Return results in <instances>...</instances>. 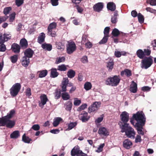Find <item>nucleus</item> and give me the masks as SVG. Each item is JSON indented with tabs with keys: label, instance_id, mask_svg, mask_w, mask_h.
I'll list each match as a JSON object with an SVG mask.
<instances>
[{
	"label": "nucleus",
	"instance_id": "f257e3e1",
	"mask_svg": "<svg viewBox=\"0 0 156 156\" xmlns=\"http://www.w3.org/2000/svg\"><path fill=\"white\" fill-rule=\"evenodd\" d=\"M122 133H125L127 137L134 139L135 138V132L134 129L129 126V124L120 125Z\"/></svg>",
	"mask_w": 156,
	"mask_h": 156
},
{
	"label": "nucleus",
	"instance_id": "f03ea898",
	"mask_svg": "<svg viewBox=\"0 0 156 156\" xmlns=\"http://www.w3.org/2000/svg\"><path fill=\"white\" fill-rule=\"evenodd\" d=\"M133 118L137 122L135 125H145L146 118L142 111L138 112L136 114H133Z\"/></svg>",
	"mask_w": 156,
	"mask_h": 156
},
{
	"label": "nucleus",
	"instance_id": "7ed1b4c3",
	"mask_svg": "<svg viewBox=\"0 0 156 156\" xmlns=\"http://www.w3.org/2000/svg\"><path fill=\"white\" fill-rule=\"evenodd\" d=\"M15 111L14 109L11 110L7 114V121L5 126L9 128H13L15 125V122L13 120H11L12 119L15 115Z\"/></svg>",
	"mask_w": 156,
	"mask_h": 156
},
{
	"label": "nucleus",
	"instance_id": "20e7f679",
	"mask_svg": "<svg viewBox=\"0 0 156 156\" xmlns=\"http://www.w3.org/2000/svg\"><path fill=\"white\" fill-rule=\"evenodd\" d=\"M120 78L119 75L114 76L112 77L108 78L105 80V84L107 85L112 86H116L119 83Z\"/></svg>",
	"mask_w": 156,
	"mask_h": 156
},
{
	"label": "nucleus",
	"instance_id": "39448f33",
	"mask_svg": "<svg viewBox=\"0 0 156 156\" xmlns=\"http://www.w3.org/2000/svg\"><path fill=\"white\" fill-rule=\"evenodd\" d=\"M153 63L152 57L151 56L147 57L141 61V68L147 69L150 67Z\"/></svg>",
	"mask_w": 156,
	"mask_h": 156
},
{
	"label": "nucleus",
	"instance_id": "423d86ee",
	"mask_svg": "<svg viewBox=\"0 0 156 156\" xmlns=\"http://www.w3.org/2000/svg\"><path fill=\"white\" fill-rule=\"evenodd\" d=\"M21 85L19 83H16L14 84L9 90L10 94L12 97H15L17 95L20 91Z\"/></svg>",
	"mask_w": 156,
	"mask_h": 156
},
{
	"label": "nucleus",
	"instance_id": "0eeeda50",
	"mask_svg": "<svg viewBox=\"0 0 156 156\" xmlns=\"http://www.w3.org/2000/svg\"><path fill=\"white\" fill-rule=\"evenodd\" d=\"M120 117L121 121L120 122L118 123L120 128L121 124L122 125L129 124L127 122L129 120V115L127 112L126 111L122 112L120 115Z\"/></svg>",
	"mask_w": 156,
	"mask_h": 156
},
{
	"label": "nucleus",
	"instance_id": "6e6552de",
	"mask_svg": "<svg viewBox=\"0 0 156 156\" xmlns=\"http://www.w3.org/2000/svg\"><path fill=\"white\" fill-rule=\"evenodd\" d=\"M66 51L68 54H70L72 53L76 49V46L74 42L72 41L69 42L66 45Z\"/></svg>",
	"mask_w": 156,
	"mask_h": 156
},
{
	"label": "nucleus",
	"instance_id": "1a4fd4ad",
	"mask_svg": "<svg viewBox=\"0 0 156 156\" xmlns=\"http://www.w3.org/2000/svg\"><path fill=\"white\" fill-rule=\"evenodd\" d=\"M100 104L101 103L100 102H95L89 107L88 112L90 113L92 112L97 110L100 106Z\"/></svg>",
	"mask_w": 156,
	"mask_h": 156
},
{
	"label": "nucleus",
	"instance_id": "9d476101",
	"mask_svg": "<svg viewBox=\"0 0 156 156\" xmlns=\"http://www.w3.org/2000/svg\"><path fill=\"white\" fill-rule=\"evenodd\" d=\"M79 119L83 122H86L89 119L90 117L88 115V113L84 111H83L80 114Z\"/></svg>",
	"mask_w": 156,
	"mask_h": 156
},
{
	"label": "nucleus",
	"instance_id": "9b49d317",
	"mask_svg": "<svg viewBox=\"0 0 156 156\" xmlns=\"http://www.w3.org/2000/svg\"><path fill=\"white\" fill-rule=\"evenodd\" d=\"M104 7L102 2H98L96 4L93 6L94 11L97 12H99L102 10Z\"/></svg>",
	"mask_w": 156,
	"mask_h": 156
},
{
	"label": "nucleus",
	"instance_id": "f8f14e48",
	"mask_svg": "<svg viewBox=\"0 0 156 156\" xmlns=\"http://www.w3.org/2000/svg\"><path fill=\"white\" fill-rule=\"evenodd\" d=\"M20 46L18 44L16 43H14L11 45V49L14 53H19L20 51Z\"/></svg>",
	"mask_w": 156,
	"mask_h": 156
},
{
	"label": "nucleus",
	"instance_id": "ddd939ff",
	"mask_svg": "<svg viewBox=\"0 0 156 156\" xmlns=\"http://www.w3.org/2000/svg\"><path fill=\"white\" fill-rule=\"evenodd\" d=\"M133 145V144L131 140L129 139L125 140L123 142V146L125 148L129 149Z\"/></svg>",
	"mask_w": 156,
	"mask_h": 156
},
{
	"label": "nucleus",
	"instance_id": "4468645a",
	"mask_svg": "<svg viewBox=\"0 0 156 156\" xmlns=\"http://www.w3.org/2000/svg\"><path fill=\"white\" fill-rule=\"evenodd\" d=\"M82 0H71L72 2L75 4L76 5V9L78 12L80 13H81L83 11V9L82 7H80L78 5Z\"/></svg>",
	"mask_w": 156,
	"mask_h": 156
},
{
	"label": "nucleus",
	"instance_id": "2eb2a0df",
	"mask_svg": "<svg viewBox=\"0 0 156 156\" xmlns=\"http://www.w3.org/2000/svg\"><path fill=\"white\" fill-rule=\"evenodd\" d=\"M98 133L101 135L107 136L109 134L108 130L104 127L100 128L98 131Z\"/></svg>",
	"mask_w": 156,
	"mask_h": 156
},
{
	"label": "nucleus",
	"instance_id": "dca6fc26",
	"mask_svg": "<svg viewBox=\"0 0 156 156\" xmlns=\"http://www.w3.org/2000/svg\"><path fill=\"white\" fill-rule=\"evenodd\" d=\"M40 99L41 103L39 104V106L40 107L43 106L46 104L48 100L46 95L44 94L41 96Z\"/></svg>",
	"mask_w": 156,
	"mask_h": 156
},
{
	"label": "nucleus",
	"instance_id": "f3484780",
	"mask_svg": "<svg viewBox=\"0 0 156 156\" xmlns=\"http://www.w3.org/2000/svg\"><path fill=\"white\" fill-rule=\"evenodd\" d=\"M34 52L31 48H28L24 52V57H27L28 58L32 57Z\"/></svg>",
	"mask_w": 156,
	"mask_h": 156
},
{
	"label": "nucleus",
	"instance_id": "a211bd4d",
	"mask_svg": "<svg viewBox=\"0 0 156 156\" xmlns=\"http://www.w3.org/2000/svg\"><path fill=\"white\" fill-rule=\"evenodd\" d=\"M81 151V150L80 149L79 147L78 146H76L71 150V155L72 156H75V155L77 156Z\"/></svg>",
	"mask_w": 156,
	"mask_h": 156
},
{
	"label": "nucleus",
	"instance_id": "6ab92c4d",
	"mask_svg": "<svg viewBox=\"0 0 156 156\" xmlns=\"http://www.w3.org/2000/svg\"><path fill=\"white\" fill-rule=\"evenodd\" d=\"M129 90L134 93H136L137 91V84L133 81H132Z\"/></svg>",
	"mask_w": 156,
	"mask_h": 156
},
{
	"label": "nucleus",
	"instance_id": "aec40b11",
	"mask_svg": "<svg viewBox=\"0 0 156 156\" xmlns=\"http://www.w3.org/2000/svg\"><path fill=\"white\" fill-rule=\"evenodd\" d=\"M20 46L23 49L26 48L28 46V43L27 40L25 38H22L20 40Z\"/></svg>",
	"mask_w": 156,
	"mask_h": 156
},
{
	"label": "nucleus",
	"instance_id": "412c9836",
	"mask_svg": "<svg viewBox=\"0 0 156 156\" xmlns=\"http://www.w3.org/2000/svg\"><path fill=\"white\" fill-rule=\"evenodd\" d=\"M45 38V34L43 32L41 33L37 38V42L40 44L43 43L44 41Z\"/></svg>",
	"mask_w": 156,
	"mask_h": 156
},
{
	"label": "nucleus",
	"instance_id": "4be33fe9",
	"mask_svg": "<svg viewBox=\"0 0 156 156\" xmlns=\"http://www.w3.org/2000/svg\"><path fill=\"white\" fill-rule=\"evenodd\" d=\"M107 8L111 11H114L116 9V5L112 2H109L107 4Z\"/></svg>",
	"mask_w": 156,
	"mask_h": 156
},
{
	"label": "nucleus",
	"instance_id": "5701e85b",
	"mask_svg": "<svg viewBox=\"0 0 156 156\" xmlns=\"http://www.w3.org/2000/svg\"><path fill=\"white\" fill-rule=\"evenodd\" d=\"M30 59L26 57H23L22 61V65L25 67H27L30 63Z\"/></svg>",
	"mask_w": 156,
	"mask_h": 156
},
{
	"label": "nucleus",
	"instance_id": "b1692460",
	"mask_svg": "<svg viewBox=\"0 0 156 156\" xmlns=\"http://www.w3.org/2000/svg\"><path fill=\"white\" fill-rule=\"evenodd\" d=\"M120 74L122 76H123L125 74L127 77H129L131 76L132 74L130 70L128 69H126L121 72Z\"/></svg>",
	"mask_w": 156,
	"mask_h": 156
},
{
	"label": "nucleus",
	"instance_id": "393cba45",
	"mask_svg": "<svg viewBox=\"0 0 156 156\" xmlns=\"http://www.w3.org/2000/svg\"><path fill=\"white\" fill-rule=\"evenodd\" d=\"M57 69L52 68L51 69L50 77L51 78H55L59 75V73L57 72Z\"/></svg>",
	"mask_w": 156,
	"mask_h": 156
},
{
	"label": "nucleus",
	"instance_id": "a878e982",
	"mask_svg": "<svg viewBox=\"0 0 156 156\" xmlns=\"http://www.w3.org/2000/svg\"><path fill=\"white\" fill-rule=\"evenodd\" d=\"M144 126V125H135L138 133L142 136L144 134V132L142 130L143 127Z\"/></svg>",
	"mask_w": 156,
	"mask_h": 156
},
{
	"label": "nucleus",
	"instance_id": "bb28decb",
	"mask_svg": "<svg viewBox=\"0 0 156 156\" xmlns=\"http://www.w3.org/2000/svg\"><path fill=\"white\" fill-rule=\"evenodd\" d=\"M42 48L48 51H50L52 49V46L50 44H47L44 43L41 45Z\"/></svg>",
	"mask_w": 156,
	"mask_h": 156
},
{
	"label": "nucleus",
	"instance_id": "cd10ccee",
	"mask_svg": "<svg viewBox=\"0 0 156 156\" xmlns=\"http://www.w3.org/2000/svg\"><path fill=\"white\" fill-rule=\"evenodd\" d=\"M39 77L43 78L45 77L48 74V71L47 70H44L38 71Z\"/></svg>",
	"mask_w": 156,
	"mask_h": 156
},
{
	"label": "nucleus",
	"instance_id": "c85d7f7f",
	"mask_svg": "<svg viewBox=\"0 0 156 156\" xmlns=\"http://www.w3.org/2000/svg\"><path fill=\"white\" fill-rule=\"evenodd\" d=\"M7 115L2 118H0V126H4L6 125Z\"/></svg>",
	"mask_w": 156,
	"mask_h": 156
},
{
	"label": "nucleus",
	"instance_id": "c756f323",
	"mask_svg": "<svg viewBox=\"0 0 156 156\" xmlns=\"http://www.w3.org/2000/svg\"><path fill=\"white\" fill-rule=\"evenodd\" d=\"M138 57L140 59H143L145 57L144 52L141 49L138 50L136 52Z\"/></svg>",
	"mask_w": 156,
	"mask_h": 156
},
{
	"label": "nucleus",
	"instance_id": "7c9ffc66",
	"mask_svg": "<svg viewBox=\"0 0 156 156\" xmlns=\"http://www.w3.org/2000/svg\"><path fill=\"white\" fill-rule=\"evenodd\" d=\"M20 136L19 132L18 130H16L13 132L10 135V138L12 139H16L18 138Z\"/></svg>",
	"mask_w": 156,
	"mask_h": 156
},
{
	"label": "nucleus",
	"instance_id": "2f4dec72",
	"mask_svg": "<svg viewBox=\"0 0 156 156\" xmlns=\"http://www.w3.org/2000/svg\"><path fill=\"white\" fill-rule=\"evenodd\" d=\"M57 26V24L55 22H53L49 24L48 27V30L50 32L51 30L55 29Z\"/></svg>",
	"mask_w": 156,
	"mask_h": 156
},
{
	"label": "nucleus",
	"instance_id": "473e14b6",
	"mask_svg": "<svg viewBox=\"0 0 156 156\" xmlns=\"http://www.w3.org/2000/svg\"><path fill=\"white\" fill-rule=\"evenodd\" d=\"M55 45L57 48L61 50H63L64 49V45L62 43L60 42H57L55 43Z\"/></svg>",
	"mask_w": 156,
	"mask_h": 156
},
{
	"label": "nucleus",
	"instance_id": "72a5a7b5",
	"mask_svg": "<svg viewBox=\"0 0 156 156\" xmlns=\"http://www.w3.org/2000/svg\"><path fill=\"white\" fill-rule=\"evenodd\" d=\"M75 71L72 69L69 70L67 73L68 77L70 78H72L74 77L75 75Z\"/></svg>",
	"mask_w": 156,
	"mask_h": 156
},
{
	"label": "nucleus",
	"instance_id": "f704fd0d",
	"mask_svg": "<svg viewBox=\"0 0 156 156\" xmlns=\"http://www.w3.org/2000/svg\"><path fill=\"white\" fill-rule=\"evenodd\" d=\"M22 140L24 142L27 143H29L32 140L29 137L26 136L25 134L23 135Z\"/></svg>",
	"mask_w": 156,
	"mask_h": 156
},
{
	"label": "nucleus",
	"instance_id": "c9c22d12",
	"mask_svg": "<svg viewBox=\"0 0 156 156\" xmlns=\"http://www.w3.org/2000/svg\"><path fill=\"white\" fill-rule=\"evenodd\" d=\"M121 32L117 28L113 29L112 32V34L114 37H118L121 33Z\"/></svg>",
	"mask_w": 156,
	"mask_h": 156
},
{
	"label": "nucleus",
	"instance_id": "e433bc0d",
	"mask_svg": "<svg viewBox=\"0 0 156 156\" xmlns=\"http://www.w3.org/2000/svg\"><path fill=\"white\" fill-rule=\"evenodd\" d=\"M62 120V119L60 117H57L55 119L53 124L54 126H57L59 123Z\"/></svg>",
	"mask_w": 156,
	"mask_h": 156
},
{
	"label": "nucleus",
	"instance_id": "4c0bfd02",
	"mask_svg": "<svg viewBox=\"0 0 156 156\" xmlns=\"http://www.w3.org/2000/svg\"><path fill=\"white\" fill-rule=\"evenodd\" d=\"M72 103L70 101H68L66 103V109L68 111H70L71 110L72 108Z\"/></svg>",
	"mask_w": 156,
	"mask_h": 156
},
{
	"label": "nucleus",
	"instance_id": "58836bf2",
	"mask_svg": "<svg viewBox=\"0 0 156 156\" xmlns=\"http://www.w3.org/2000/svg\"><path fill=\"white\" fill-rule=\"evenodd\" d=\"M67 69L66 66L64 64L58 66L57 70L61 71H65Z\"/></svg>",
	"mask_w": 156,
	"mask_h": 156
},
{
	"label": "nucleus",
	"instance_id": "ea45409f",
	"mask_svg": "<svg viewBox=\"0 0 156 156\" xmlns=\"http://www.w3.org/2000/svg\"><path fill=\"white\" fill-rule=\"evenodd\" d=\"M114 65V62L113 61L109 62L108 63L107 65V67L108 69V70L110 72L112 70Z\"/></svg>",
	"mask_w": 156,
	"mask_h": 156
},
{
	"label": "nucleus",
	"instance_id": "a19ab883",
	"mask_svg": "<svg viewBox=\"0 0 156 156\" xmlns=\"http://www.w3.org/2000/svg\"><path fill=\"white\" fill-rule=\"evenodd\" d=\"M18 59V55H15L10 57V60L11 62L13 63L16 62Z\"/></svg>",
	"mask_w": 156,
	"mask_h": 156
},
{
	"label": "nucleus",
	"instance_id": "79ce46f5",
	"mask_svg": "<svg viewBox=\"0 0 156 156\" xmlns=\"http://www.w3.org/2000/svg\"><path fill=\"white\" fill-rule=\"evenodd\" d=\"M65 60V58L63 56L57 58L55 60V63L56 64H58L61 62H64Z\"/></svg>",
	"mask_w": 156,
	"mask_h": 156
},
{
	"label": "nucleus",
	"instance_id": "37998d69",
	"mask_svg": "<svg viewBox=\"0 0 156 156\" xmlns=\"http://www.w3.org/2000/svg\"><path fill=\"white\" fill-rule=\"evenodd\" d=\"M92 87V85L90 83L87 82L84 85V88L87 90L90 89Z\"/></svg>",
	"mask_w": 156,
	"mask_h": 156
},
{
	"label": "nucleus",
	"instance_id": "c03bdc74",
	"mask_svg": "<svg viewBox=\"0 0 156 156\" xmlns=\"http://www.w3.org/2000/svg\"><path fill=\"white\" fill-rule=\"evenodd\" d=\"M62 99L64 100H69L70 98L69 95L66 92L62 93Z\"/></svg>",
	"mask_w": 156,
	"mask_h": 156
},
{
	"label": "nucleus",
	"instance_id": "a18cd8bd",
	"mask_svg": "<svg viewBox=\"0 0 156 156\" xmlns=\"http://www.w3.org/2000/svg\"><path fill=\"white\" fill-rule=\"evenodd\" d=\"M16 13L15 12H12L9 16V21L11 23L13 22L15 20Z\"/></svg>",
	"mask_w": 156,
	"mask_h": 156
},
{
	"label": "nucleus",
	"instance_id": "49530a36",
	"mask_svg": "<svg viewBox=\"0 0 156 156\" xmlns=\"http://www.w3.org/2000/svg\"><path fill=\"white\" fill-rule=\"evenodd\" d=\"M139 22L141 23H143L144 20L143 16L140 13H139L137 16Z\"/></svg>",
	"mask_w": 156,
	"mask_h": 156
},
{
	"label": "nucleus",
	"instance_id": "de8ad7c7",
	"mask_svg": "<svg viewBox=\"0 0 156 156\" xmlns=\"http://www.w3.org/2000/svg\"><path fill=\"white\" fill-rule=\"evenodd\" d=\"M108 37L104 36L102 39L99 42V44H105L108 41Z\"/></svg>",
	"mask_w": 156,
	"mask_h": 156
},
{
	"label": "nucleus",
	"instance_id": "09e8293b",
	"mask_svg": "<svg viewBox=\"0 0 156 156\" xmlns=\"http://www.w3.org/2000/svg\"><path fill=\"white\" fill-rule=\"evenodd\" d=\"M87 104L85 103L83 104L77 108V111L78 112L81 111L82 110L85 109L86 108H87Z\"/></svg>",
	"mask_w": 156,
	"mask_h": 156
},
{
	"label": "nucleus",
	"instance_id": "8fccbe9b",
	"mask_svg": "<svg viewBox=\"0 0 156 156\" xmlns=\"http://www.w3.org/2000/svg\"><path fill=\"white\" fill-rule=\"evenodd\" d=\"M77 125V122H70L68 125V130H70L72 129L75 127Z\"/></svg>",
	"mask_w": 156,
	"mask_h": 156
},
{
	"label": "nucleus",
	"instance_id": "3c124183",
	"mask_svg": "<svg viewBox=\"0 0 156 156\" xmlns=\"http://www.w3.org/2000/svg\"><path fill=\"white\" fill-rule=\"evenodd\" d=\"M11 10L12 8L11 7H5L3 10V13L5 15H6L8 14Z\"/></svg>",
	"mask_w": 156,
	"mask_h": 156
},
{
	"label": "nucleus",
	"instance_id": "603ef678",
	"mask_svg": "<svg viewBox=\"0 0 156 156\" xmlns=\"http://www.w3.org/2000/svg\"><path fill=\"white\" fill-rule=\"evenodd\" d=\"M74 105L75 106H79L81 103V100H79L77 98H75L74 99Z\"/></svg>",
	"mask_w": 156,
	"mask_h": 156
},
{
	"label": "nucleus",
	"instance_id": "864d4df0",
	"mask_svg": "<svg viewBox=\"0 0 156 156\" xmlns=\"http://www.w3.org/2000/svg\"><path fill=\"white\" fill-rule=\"evenodd\" d=\"M110 28L109 27H106L104 30V36H106L107 37H109V33Z\"/></svg>",
	"mask_w": 156,
	"mask_h": 156
},
{
	"label": "nucleus",
	"instance_id": "5fc2aeb1",
	"mask_svg": "<svg viewBox=\"0 0 156 156\" xmlns=\"http://www.w3.org/2000/svg\"><path fill=\"white\" fill-rule=\"evenodd\" d=\"M25 94L27 96L29 97L31 95V90L30 88L28 87L26 90L25 92Z\"/></svg>",
	"mask_w": 156,
	"mask_h": 156
},
{
	"label": "nucleus",
	"instance_id": "6e6d98bb",
	"mask_svg": "<svg viewBox=\"0 0 156 156\" xmlns=\"http://www.w3.org/2000/svg\"><path fill=\"white\" fill-rule=\"evenodd\" d=\"M55 98L58 99L61 96V91L60 90H56L55 94Z\"/></svg>",
	"mask_w": 156,
	"mask_h": 156
},
{
	"label": "nucleus",
	"instance_id": "4d7b16f0",
	"mask_svg": "<svg viewBox=\"0 0 156 156\" xmlns=\"http://www.w3.org/2000/svg\"><path fill=\"white\" fill-rule=\"evenodd\" d=\"M23 2L24 0H15L16 4L18 7H19L22 5L23 3Z\"/></svg>",
	"mask_w": 156,
	"mask_h": 156
},
{
	"label": "nucleus",
	"instance_id": "13d9d810",
	"mask_svg": "<svg viewBox=\"0 0 156 156\" xmlns=\"http://www.w3.org/2000/svg\"><path fill=\"white\" fill-rule=\"evenodd\" d=\"M147 3L151 5H156V0H147Z\"/></svg>",
	"mask_w": 156,
	"mask_h": 156
},
{
	"label": "nucleus",
	"instance_id": "bf43d9fd",
	"mask_svg": "<svg viewBox=\"0 0 156 156\" xmlns=\"http://www.w3.org/2000/svg\"><path fill=\"white\" fill-rule=\"evenodd\" d=\"M143 51L144 52V55L145 56H148L151 53V51L148 49H145Z\"/></svg>",
	"mask_w": 156,
	"mask_h": 156
},
{
	"label": "nucleus",
	"instance_id": "052dcab7",
	"mask_svg": "<svg viewBox=\"0 0 156 156\" xmlns=\"http://www.w3.org/2000/svg\"><path fill=\"white\" fill-rule=\"evenodd\" d=\"M8 18V16H0V24L3 22L6 21Z\"/></svg>",
	"mask_w": 156,
	"mask_h": 156
},
{
	"label": "nucleus",
	"instance_id": "680f3d73",
	"mask_svg": "<svg viewBox=\"0 0 156 156\" xmlns=\"http://www.w3.org/2000/svg\"><path fill=\"white\" fill-rule=\"evenodd\" d=\"M104 145L105 144H101L98 147V149L96 151V152L98 153L101 152L102 151Z\"/></svg>",
	"mask_w": 156,
	"mask_h": 156
},
{
	"label": "nucleus",
	"instance_id": "e2e57ef3",
	"mask_svg": "<svg viewBox=\"0 0 156 156\" xmlns=\"http://www.w3.org/2000/svg\"><path fill=\"white\" fill-rule=\"evenodd\" d=\"M69 82V80L67 78H64L63 79V80L61 84L67 86Z\"/></svg>",
	"mask_w": 156,
	"mask_h": 156
},
{
	"label": "nucleus",
	"instance_id": "0e129e2a",
	"mask_svg": "<svg viewBox=\"0 0 156 156\" xmlns=\"http://www.w3.org/2000/svg\"><path fill=\"white\" fill-rule=\"evenodd\" d=\"M4 43H1L0 46V51H5L6 50V47L5 45L3 44Z\"/></svg>",
	"mask_w": 156,
	"mask_h": 156
},
{
	"label": "nucleus",
	"instance_id": "69168bd1",
	"mask_svg": "<svg viewBox=\"0 0 156 156\" xmlns=\"http://www.w3.org/2000/svg\"><path fill=\"white\" fill-rule=\"evenodd\" d=\"M146 10L147 11L154 14H156V10L150 7H147Z\"/></svg>",
	"mask_w": 156,
	"mask_h": 156
},
{
	"label": "nucleus",
	"instance_id": "338daca9",
	"mask_svg": "<svg viewBox=\"0 0 156 156\" xmlns=\"http://www.w3.org/2000/svg\"><path fill=\"white\" fill-rule=\"evenodd\" d=\"M40 128V126L38 124H34L32 126L31 128V129L35 131L38 130Z\"/></svg>",
	"mask_w": 156,
	"mask_h": 156
},
{
	"label": "nucleus",
	"instance_id": "774afa93",
	"mask_svg": "<svg viewBox=\"0 0 156 156\" xmlns=\"http://www.w3.org/2000/svg\"><path fill=\"white\" fill-rule=\"evenodd\" d=\"M142 140L141 136L139 135H137L135 139V142L137 143L140 142Z\"/></svg>",
	"mask_w": 156,
	"mask_h": 156
}]
</instances>
